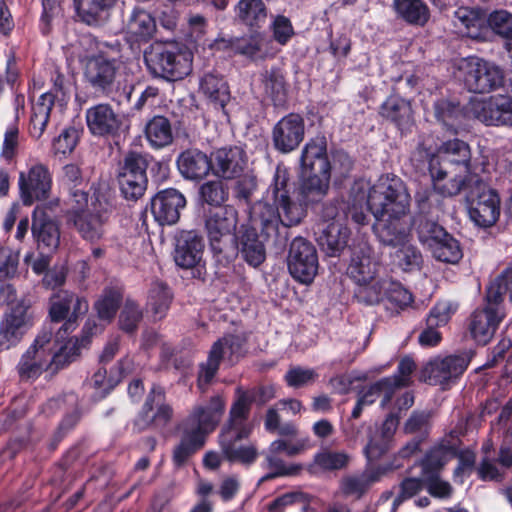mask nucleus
Masks as SVG:
<instances>
[{"label": "nucleus", "instance_id": "f257e3e1", "mask_svg": "<svg viewBox=\"0 0 512 512\" xmlns=\"http://www.w3.org/2000/svg\"><path fill=\"white\" fill-rule=\"evenodd\" d=\"M410 196L406 186L397 177H381L371 185L365 179L354 182L350 190L347 211L341 215L335 204L323 208L322 217L325 221L342 222L343 217L351 216L357 224H364L368 208L377 220L375 232L386 245L398 247L396 258L403 271H411L416 262V253L411 241V222L408 220Z\"/></svg>", "mask_w": 512, "mask_h": 512}, {"label": "nucleus", "instance_id": "f03ea898", "mask_svg": "<svg viewBox=\"0 0 512 512\" xmlns=\"http://www.w3.org/2000/svg\"><path fill=\"white\" fill-rule=\"evenodd\" d=\"M331 171H301L302 182L299 196L304 203H297L290 197L291 184L286 167L278 165L264 200L252 207V219L259 223L267 235L275 231L278 224L286 227L299 224L306 215L305 205L320 201L328 192Z\"/></svg>", "mask_w": 512, "mask_h": 512}, {"label": "nucleus", "instance_id": "7ed1b4c3", "mask_svg": "<svg viewBox=\"0 0 512 512\" xmlns=\"http://www.w3.org/2000/svg\"><path fill=\"white\" fill-rule=\"evenodd\" d=\"M103 330L95 320L88 319L83 327L85 338L81 341L72 337L67 340L58 338L54 340L51 328H43L35 337L33 343L22 355L18 365V373L22 380H34L44 371L52 373L74 361L81 346L87 342L88 337Z\"/></svg>", "mask_w": 512, "mask_h": 512}, {"label": "nucleus", "instance_id": "20e7f679", "mask_svg": "<svg viewBox=\"0 0 512 512\" xmlns=\"http://www.w3.org/2000/svg\"><path fill=\"white\" fill-rule=\"evenodd\" d=\"M433 188L444 197L459 194L473 180L469 145L453 139L444 142L429 158Z\"/></svg>", "mask_w": 512, "mask_h": 512}, {"label": "nucleus", "instance_id": "39448f33", "mask_svg": "<svg viewBox=\"0 0 512 512\" xmlns=\"http://www.w3.org/2000/svg\"><path fill=\"white\" fill-rule=\"evenodd\" d=\"M255 400L254 393L238 387L236 399L231 406L228 423L220 434L222 455L230 462L251 463L256 458V450L252 446H237L236 442L247 438L251 425L247 422L250 406Z\"/></svg>", "mask_w": 512, "mask_h": 512}, {"label": "nucleus", "instance_id": "423d86ee", "mask_svg": "<svg viewBox=\"0 0 512 512\" xmlns=\"http://www.w3.org/2000/svg\"><path fill=\"white\" fill-rule=\"evenodd\" d=\"M238 212L231 205L209 210L204 216V229L210 248L220 262H230L237 255L235 230Z\"/></svg>", "mask_w": 512, "mask_h": 512}, {"label": "nucleus", "instance_id": "0eeeda50", "mask_svg": "<svg viewBox=\"0 0 512 512\" xmlns=\"http://www.w3.org/2000/svg\"><path fill=\"white\" fill-rule=\"evenodd\" d=\"M454 77L473 93H489L502 85V70L493 62L468 56L454 62Z\"/></svg>", "mask_w": 512, "mask_h": 512}, {"label": "nucleus", "instance_id": "6e6552de", "mask_svg": "<svg viewBox=\"0 0 512 512\" xmlns=\"http://www.w3.org/2000/svg\"><path fill=\"white\" fill-rule=\"evenodd\" d=\"M145 63L149 71L167 80L184 78L192 69V54L176 46H152L144 54Z\"/></svg>", "mask_w": 512, "mask_h": 512}, {"label": "nucleus", "instance_id": "1a4fd4ad", "mask_svg": "<svg viewBox=\"0 0 512 512\" xmlns=\"http://www.w3.org/2000/svg\"><path fill=\"white\" fill-rule=\"evenodd\" d=\"M418 240L440 262L456 264L463 257L458 240L434 221L421 220L418 226Z\"/></svg>", "mask_w": 512, "mask_h": 512}, {"label": "nucleus", "instance_id": "9d476101", "mask_svg": "<svg viewBox=\"0 0 512 512\" xmlns=\"http://www.w3.org/2000/svg\"><path fill=\"white\" fill-rule=\"evenodd\" d=\"M32 326L30 303L22 299L11 304L0 322V351L16 346Z\"/></svg>", "mask_w": 512, "mask_h": 512}, {"label": "nucleus", "instance_id": "9b49d317", "mask_svg": "<svg viewBox=\"0 0 512 512\" xmlns=\"http://www.w3.org/2000/svg\"><path fill=\"white\" fill-rule=\"evenodd\" d=\"M471 361L468 352L435 357L421 369L420 378L430 385H444L461 376Z\"/></svg>", "mask_w": 512, "mask_h": 512}, {"label": "nucleus", "instance_id": "f8f14e48", "mask_svg": "<svg viewBox=\"0 0 512 512\" xmlns=\"http://www.w3.org/2000/svg\"><path fill=\"white\" fill-rule=\"evenodd\" d=\"M87 310L88 302L70 291L60 290L53 294L49 309L51 320L60 322L66 319V322L59 329L57 337L64 338L65 335L74 331L77 326V317L86 313Z\"/></svg>", "mask_w": 512, "mask_h": 512}, {"label": "nucleus", "instance_id": "ddd939ff", "mask_svg": "<svg viewBox=\"0 0 512 512\" xmlns=\"http://www.w3.org/2000/svg\"><path fill=\"white\" fill-rule=\"evenodd\" d=\"M287 263L295 280L303 284L311 283L319 267L315 246L302 237L295 238L290 244Z\"/></svg>", "mask_w": 512, "mask_h": 512}, {"label": "nucleus", "instance_id": "4468645a", "mask_svg": "<svg viewBox=\"0 0 512 512\" xmlns=\"http://www.w3.org/2000/svg\"><path fill=\"white\" fill-rule=\"evenodd\" d=\"M466 112L485 125L512 126V98L507 96L497 95L487 99L471 100Z\"/></svg>", "mask_w": 512, "mask_h": 512}, {"label": "nucleus", "instance_id": "2eb2a0df", "mask_svg": "<svg viewBox=\"0 0 512 512\" xmlns=\"http://www.w3.org/2000/svg\"><path fill=\"white\" fill-rule=\"evenodd\" d=\"M18 186L22 203L31 206L34 202L44 201L49 197L52 176L47 166L36 163L27 171L20 172Z\"/></svg>", "mask_w": 512, "mask_h": 512}, {"label": "nucleus", "instance_id": "dca6fc26", "mask_svg": "<svg viewBox=\"0 0 512 512\" xmlns=\"http://www.w3.org/2000/svg\"><path fill=\"white\" fill-rule=\"evenodd\" d=\"M147 161L138 153H129L119 173L118 182L122 195L128 200H137L146 189Z\"/></svg>", "mask_w": 512, "mask_h": 512}, {"label": "nucleus", "instance_id": "f3484780", "mask_svg": "<svg viewBox=\"0 0 512 512\" xmlns=\"http://www.w3.org/2000/svg\"><path fill=\"white\" fill-rule=\"evenodd\" d=\"M470 219L481 228H489L496 224L500 217V197L496 190L483 185L479 187L476 197L469 201Z\"/></svg>", "mask_w": 512, "mask_h": 512}, {"label": "nucleus", "instance_id": "a211bd4d", "mask_svg": "<svg viewBox=\"0 0 512 512\" xmlns=\"http://www.w3.org/2000/svg\"><path fill=\"white\" fill-rule=\"evenodd\" d=\"M31 232L38 251L54 253L58 249L61 236L59 225L43 205L36 206L32 213Z\"/></svg>", "mask_w": 512, "mask_h": 512}, {"label": "nucleus", "instance_id": "6ab92c4d", "mask_svg": "<svg viewBox=\"0 0 512 512\" xmlns=\"http://www.w3.org/2000/svg\"><path fill=\"white\" fill-rule=\"evenodd\" d=\"M75 228L81 237L90 242L101 240L107 232L108 211L101 203L92 204L86 212L75 210L72 219Z\"/></svg>", "mask_w": 512, "mask_h": 512}, {"label": "nucleus", "instance_id": "aec40b11", "mask_svg": "<svg viewBox=\"0 0 512 512\" xmlns=\"http://www.w3.org/2000/svg\"><path fill=\"white\" fill-rule=\"evenodd\" d=\"M225 405L226 402L220 395L213 396L207 405L195 406L183 426L201 433L206 439L207 434L214 431L219 424Z\"/></svg>", "mask_w": 512, "mask_h": 512}, {"label": "nucleus", "instance_id": "412c9836", "mask_svg": "<svg viewBox=\"0 0 512 512\" xmlns=\"http://www.w3.org/2000/svg\"><path fill=\"white\" fill-rule=\"evenodd\" d=\"M304 135V120L295 113H290L280 119L272 132L274 146L282 153L295 150L304 139Z\"/></svg>", "mask_w": 512, "mask_h": 512}, {"label": "nucleus", "instance_id": "4be33fe9", "mask_svg": "<svg viewBox=\"0 0 512 512\" xmlns=\"http://www.w3.org/2000/svg\"><path fill=\"white\" fill-rule=\"evenodd\" d=\"M269 44L270 41L264 35L257 33L243 38L216 39L212 48L218 51L228 50L252 60H260L270 54Z\"/></svg>", "mask_w": 512, "mask_h": 512}, {"label": "nucleus", "instance_id": "5701e85b", "mask_svg": "<svg viewBox=\"0 0 512 512\" xmlns=\"http://www.w3.org/2000/svg\"><path fill=\"white\" fill-rule=\"evenodd\" d=\"M241 347V340L237 336L229 335L216 341L208 355V359L200 366L198 375V386L204 388L211 382L219 369L221 360L226 354L233 356L238 353Z\"/></svg>", "mask_w": 512, "mask_h": 512}, {"label": "nucleus", "instance_id": "b1692460", "mask_svg": "<svg viewBox=\"0 0 512 512\" xmlns=\"http://www.w3.org/2000/svg\"><path fill=\"white\" fill-rule=\"evenodd\" d=\"M394 468L392 464H383L368 467L361 473L347 475L340 482V490L345 496L359 499Z\"/></svg>", "mask_w": 512, "mask_h": 512}, {"label": "nucleus", "instance_id": "393cba45", "mask_svg": "<svg viewBox=\"0 0 512 512\" xmlns=\"http://www.w3.org/2000/svg\"><path fill=\"white\" fill-rule=\"evenodd\" d=\"M186 205L185 197L176 189L169 188L158 192L151 200V212L162 226L175 224L180 210Z\"/></svg>", "mask_w": 512, "mask_h": 512}, {"label": "nucleus", "instance_id": "a878e982", "mask_svg": "<svg viewBox=\"0 0 512 512\" xmlns=\"http://www.w3.org/2000/svg\"><path fill=\"white\" fill-rule=\"evenodd\" d=\"M86 123L94 136H115L123 120L109 104H97L86 111Z\"/></svg>", "mask_w": 512, "mask_h": 512}, {"label": "nucleus", "instance_id": "bb28decb", "mask_svg": "<svg viewBox=\"0 0 512 512\" xmlns=\"http://www.w3.org/2000/svg\"><path fill=\"white\" fill-rule=\"evenodd\" d=\"M204 243L194 231H182L176 239L175 263L183 269L199 268L202 261Z\"/></svg>", "mask_w": 512, "mask_h": 512}, {"label": "nucleus", "instance_id": "cd10ccee", "mask_svg": "<svg viewBox=\"0 0 512 512\" xmlns=\"http://www.w3.org/2000/svg\"><path fill=\"white\" fill-rule=\"evenodd\" d=\"M503 319L497 309L479 307L468 319V331L477 343L485 345L492 339Z\"/></svg>", "mask_w": 512, "mask_h": 512}, {"label": "nucleus", "instance_id": "c85d7f7f", "mask_svg": "<svg viewBox=\"0 0 512 512\" xmlns=\"http://www.w3.org/2000/svg\"><path fill=\"white\" fill-rule=\"evenodd\" d=\"M172 417V408L165 403L164 391L154 386L143 406L140 416L135 424L139 429H145L151 424L165 425Z\"/></svg>", "mask_w": 512, "mask_h": 512}, {"label": "nucleus", "instance_id": "c756f323", "mask_svg": "<svg viewBox=\"0 0 512 512\" xmlns=\"http://www.w3.org/2000/svg\"><path fill=\"white\" fill-rule=\"evenodd\" d=\"M455 311L456 307L451 302H438L431 309L426 319V327L418 336V343L427 348L438 346L442 341V334L438 331V328L447 324Z\"/></svg>", "mask_w": 512, "mask_h": 512}, {"label": "nucleus", "instance_id": "7c9ffc66", "mask_svg": "<svg viewBox=\"0 0 512 512\" xmlns=\"http://www.w3.org/2000/svg\"><path fill=\"white\" fill-rule=\"evenodd\" d=\"M117 69L118 65L115 59L98 55L87 61L84 76L92 88L106 92L114 83Z\"/></svg>", "mask_w": 512, "mask_h": 512}, {"label": "nucleus", "instance_id": "2f4dec72", "mask_svg": "<svg viewBox=\"0 0 512 512\" xmlns=\"http://www.w3.org/2000/svg\"><path fill=\"white\" fill-rule=\"evenodd\" d=\"M246 165V156L240 147L221 148L212 154V172L218 177L231 179L238 176Z\"/></svg>", "mask_w": 512, "mask_h": 512}, {"label": "nucleus", "instance_id": "473e14b6", "mask_svg": "<svg viewBox=\"0 0 512 512\" xmlns=\"http://www.w3.org/2000/svg\"><path fill=\"white\" fill-rule=\"evenodd\" d=\"M300 161L304 175L307 172L336 169L335 165L332 167L327 159V140L323 135H317L305 144Z\"/></svg>", "mask_w": 512, "mask_h": 512}, {"label": "nucleus", "instance_id": "72a5a7b5", "mask_svg": "<svg viewBox=\"0 0 512 512\" xmlns=\"http://www.w3.org/2000/svg\"><path fill=\"white\" fill-rule=\"evenodd\" d=\"M487 16L480 9L459 7L454 12V25L472 39H484L487 34Z\"/></svg>", "mask_w": 512, "mask_h": 512}, {"label": "nucleus", "instance_id": "f704fd0d", "mask_svg": "<svg viewBox=\"0 0 512 512\" xmlns=\"http://www.w3.org/2000/svg\"><path fill=\"white\" fill-rule=\"evenodd\" d=\"M177 166L184 178L199 180L212 171V157L197 149H189L179 155Z\"/></svg>", "mask_w": 512, "mask_h": 512}, {"label": "nucleus", "instance_id": "c9c22d12", "mask_svg": "<svg viewBox=\"0 0 512 512\" xmlns=\"http://www.w3.org/2000/svg\"><path fill=\"white\" fill-rule=\"evenodd\" d=\"M349 236V229L337 220L322 229L318 242L329 256H337L346 248Z\"/></svg>", "mask_w": 512, "mask_h": 512}, {"label": "nucleus", "instance_id": "e433bc0d", "mask_svg": "<svg viewBox=\"0 0 512 512\" xmlns=\"http://www.w3.org/2000/svg\"><path fill=\"white\" fill-rule=\"evenodd\" d=\"M378 273V265L371 258L370 249L367 246L354 251L348 266V274L357 285L372 281Z\"/></svg>", "mask_w": 512, "mask_h": 512}, {"label": "nucleus", "instance_id": "4c0bfd02", "mask_svg": "<svg viewBox=\"0 0 512 512\" xmlns=\"http://www.w3.org/2000/svg\"><path fill=\"white\" fill-rule=\"evenodd\" d=\"M363 430L367 436V444L364 447V454L369 462L376 461L385 455L391 446V441L379 434L377 425L363 424L361 428L352 431L350 437L357 441Z\"/></svg>", "mask_w": 512, "mask_h": 512}, {"label": "nucleus", "instance_id": "58836bf2", "mask_svg": "<svg viewBox=\"0 0 512 512\" xmlns=\"http://www.w3.org/2000/svg\"><path fill=\"white\" fill-rule=\"evenodd\" d=\"M199 90L215 107L223 109L230 99L226 81L220 75L212 72L206 73L200 78Z\"/></svg>", "mask_w": 512, "mask_h": 512}, {"label": "nucleus", "instance_id": "ea45409f", "mask_svg": "<svg viewBox=\"0 0 512 512\" xmlns=\"http://www.w3.org/2000/svg\"><path fill=\"white\" fill-rule=\"evenodd\" d=\"M124 29L135 41L148 40L156 31V23L148 12L134 9L125 22Z\"/></svg>", "mask_w": 512, "mask_h": 512}, {"label": "nucleus", "instance_id": "a19ab883", "mask_svg": "<svg viewBox=\"0 0 512 512\" xmlns=\"http://www.w3.org/2000/svg\"><path fill=\"white\" fill-rule=\"evenodd\" d=\"M234 11L236 19L251 28L261 27L267 19V9L262 0H240Z\"/></svg>", "mask_w": 512, "mask_h": 512}, {"label": "nucleus", "instance_id": "79ce46f5", "mask_svg": "<svg viewBox=\"0 0 512 512\" xmlns=\"http://www.w3.org/2000/svg\"><path fill=\"white\" fill-rule=\"evenodd\" d=\"M239 244V250L249 265L257 267L264 262L266 258L265 247L255 229H245L239 238Z\"/></svg>", "mask_w": 512, "mask_h": 512}, {"label": "nucleus", "instance_id": "37998d69", "mask_svg": "<svg viewBox=\"0 0 512 512\" xmlns=\"http://www.w3.org/2000/svg\"><path fill=\"white\" fill-rule=\"evenodd\" d=\"M145 135L154 148H163L173 141V131L170 121L164 116H154L145 127Z\"/></svg>", "mask_w": 512, "mask_h": 512}, {"label": "nucleus", "instance_id": "c03bdc74", "mask_svg": "<svg viewBox=\"0 0 512 512\" xmlns=\"http://www.w3.org/2000/svg\"><path fill=\"white\" fill-rule=\"evenodd\" d=\"M205 439L199 432L192 431L182 426V437L173 453V461L176 466L183 465L187 459L197 450L203 447Z\"/></svg>", "mask_w": 512, "mask_h": 512}, {"label": "nucleus", "instance_id": "a18cd8bd", "mask_svg": "<svg viewBox=\"0 0 512 512\" xmlns=\"http://www.w3.org/2000/svg\"><path fill=\"white\" fill-rule=\"evenodd\" d=\"M260 81L264 93L275 105H282L285 102L286 87L284 76L278 68H271L262 72Z\"/></svg>", "mask_w": 512, "mask_h": 512}, {"label": "nucleus", "instance_id": "49530a36", "mask_svg": "<svg viewBox=\"0 0 512 512\" xmlns=\"http://www.w3.org/2000/svg\"><path fill=\"white\" fill-rule=\"evenodd\" d=\"M55 97L52 93H43L32 107L31 134L39 138L49 121Z\"/></svg>", "mask_w": 512, "mask_h": 512}, {"label": "nucleus", "instance_id": "de8ad7c7", "mask_svg": "<svg viewBox=\"0 0 512 512\" xmlns=\"http://www.w3.org/2000/svg\"><path fill=\"white\" fill-rule=\"evenodd\" d=\"M451 455V449L446 446L434 447L428 451L421 462V478L439 475Z\"/></svg>", "mask_w": 512, "mask_h": 512}, {"label": "nucleus", "instance_id": "09e8293b", "mask_svg": "<svg viewBox=\"0 0 512 512\" xmlns=\"http://www.w3.org/2000/svg\"><path fill=\"white\" fill-rule=\"evenodd\" d=\"M172 300V294L169 288L161 282L152 285L147 306L155 318L161 319L165 316Z\"/></svg>", "mask_w": 512, "mask_h": 512}, {"label": "nucleus", "instance_id": "8fccbe9b", "mask_svg": "<svg viewBox=\"0 0 512 512\" xmlns=\"http://www.w3.org/2000/svg\"><path fill=\"white\" fill-rule=\"evenodd\" d=\"M120 301L121 295L117 290L105 289L94 304L98 318L105 323H110L119 308Z\"/></svg>", "mask_w": 512, "mask_h": 512}, {"label": "nucleus", "instance_id": "3c124183", "mask_svg": "<svg viewBox=\"0 0 512 512\" xmlns=\"http://www.w3.org/2000/svg\"><path fill=\"white\" fill-rule=\"evenodd\" d=\"M267 468L270 473L260 479L261 482L274 479L276 477H287L298 475L302 470L300 464H287L279 454L267 452L265 453Z\"/></svg>", "mask_w": 512, "mask_h": 512}, {"label": "nucleus", "instance_id": "603ef678", "mask_svg": "<svg viewBox=\"0 0 512 512\" xmlns=\"http://www.w3.org/2000/svg\"><path fill=\"white\" fill-rule=\"evenodd\" d=\"M79 18L88 25H99L106 21L108 13L96 0H75Z\"/></svg>", "mask_w": 512, "mask_h": 512}, {"label": "nucleus", "instance_id": "864d4df0", "mask_svg": "<svg viewBox=\"0 0 512 512\" xmlns=\"http://www.w3.org/2000/svg\"><path fill=\"white\" fill-rule=\"evenodd\" d=\"M350 456L343 451L323 450L314 456V465L323 471H333L345 468Z\"/></svg>", "mask_w": 512, "mask_h": 512}, {"label": "nucleus", "instance_id": "5fc2aeb1", "mask_svg": "<svg viewBox=\"0 0 512 512\" xmlns=\"http://www.w3.org/2000/svg\"><path fill=\"white\" fill-rule=\"evenodd\" d=\"M384 281H390V279H379L376 275L372 281L358 285L356 297L366 304H377L383 301L386 295Z\"/></svg>", "mask_w": 512, "mask_h": 512}, {"label": "nucleus", "instance_id": "6e6d98bb", "mask_svg": "<svg viewBox=\"0 0 512 512\" xmlns=\"http://www.w3.org/2000/svg\"><path fill=\"white\" fill-rule=\"evenodd\" d=\"M200 196L205 203L220 206L228 200L229 190L222 181H208L200 187Z\"/></svg>", "mask_w": 512, "mask_h": 512}, {"label": "nucleus", "instance_id": "4d7b16f0", "mask_svg": "<svg viewBox=\"0 0 512 512\" xmlns=\"http://www.w3.org/2000/svg\"><path fill=\"white\" fill-rule=\"evenodd\" d=\"M309 447L308 438H300L295 441L288 439H276L269 445L267 452L274 454H285L293 457L299 455Z\"/></svg>", "mask_w": 512, "mask_h": 512}, {"label": "nucleus", "instance_id": "13d9d810", "mask_svg": "<svg viewBox=\"0 0 512 512\" xmlns=\"http://www.w3.org/2000/svg\"><path fill=\"white\" fill-rule=\"evenodd\" d=\"M489 28L503 38L512 39V14L505 10L492 12L487 18Z\"/></svg>", "mask_w": 512, "mask_h": 512}, {"label": "nucleus", "instance_id": "bf43d9fd", "mask_svg": "<svg viewBox=\"0 0 512 512\" xmlns=\"http://www.w3.org/2000/svg\"><path fill=\"white\" fill-rule=\"evenodd\" d=\"M380 114L382 117L400 124L409 116L410 107L404 100L392 96L382 104Z\"/></svg>", "mask_w": 512, "mask_h": 512}, {"label": "nucleus", "instance_id": "052dcab7", "mask_svg": "<svg viewBox=\"0 0 512 512\" xmlns=\"http://www.w3.org/2000/svg\"><path fill=\"white\" fill-rule=\"evenodd\" d=\"M423 487L428 493L439 499H448L453 494V487L447 481L442 480L439 475L427 478H418V490Z\"/></svg>", "mask_w": 512, "mask_h": 512}, {"label": "nucleus", "instance_id": "680f3d73", "mask_svg": "<svg viewBox=\"0 0 512 512\" xmlns=\"http://www.w3.org/2000/svg\"><path fill=\"white\" fill-rule=\"evenodd\" d=\"M19 252L0 246V281L14 277L18 270Z\"/></svg>", "mask_w": 512, "mask_h": 512}, {"label": "nucleus", "instance_id": "e2e57ef3", "mask_svg": "<svg viewBox=\"0 0 512 512\" xmlns=\"http://www.w3.org/2000/svg\"><path fill=\"white\" fill-rule=\"evenodd\" d=\"M385 299L399 308H404L412 302V294L409 293L400 283L384 281Z\"/></svg>", "mask_w": 512, "mask_h": 512}, {"label": "nucleus", "instance_id": "0e129e2a", "mask_svg": "<svg viewBox=\"0 0 512 512\" xmlns=\"http://www.w3.org/2000/svg\"><path fill=\"white\" fill-rule=\"evenodd\" d=\"M318 377L314 369L300 366L290 368L285 374V381L289 387L300 388L313 383Z\"/></svg>", "mask_w": 512, "mask_h": 512}, {"label": "nucleus", "instance_id": "69168bd1", "mask_svg": "<svg viewBox=\"0 0 512 512\" xmlns=\"http://www.w3.org/2000/svg\"><path fill=\"white\" fill-rule=\"evenodd\" d=\"M142 319V312L139 306L127 300L119 316L120 328L126 332L134 331Z\"/></svg>", "mask_w": 512, "mask_h": 512}, {"label": "nucleus", "instance_id": "338daca9", "mask_svg": "<svg viewBox=\"0 0 512 512\" xmlns=\"http://www.w3.org/2000/svg\"><path fill=\"white\" fill-rule=\"evenodd\" d=\"M105 369L97 370L92 376L90 385L95 389V397L101 399L105 397L120 381V377L107 378Z\"/></svg>", "mask_w": 512, "mask_h": 512}, {"label": "nucleus", "instance_id": "774afa93", "mask_svg": "<svg viewBox=\"0 0 512 512\" xmlns=\"http://www.w3.org/2000/svg\"><path fill=\"white\" fill-rule=\"evenodd\" d=\"M79 139L78 130L74 127L66 128L53 141L55 153L67 154L73 151Z\"/></svg>", "mask_w": 512, "mask_h": 512}]
</instances>
